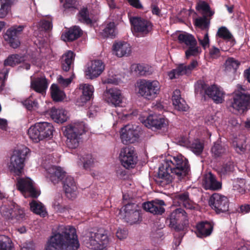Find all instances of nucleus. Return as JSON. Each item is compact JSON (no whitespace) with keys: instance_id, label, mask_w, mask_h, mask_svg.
<instances>
[{"instance_id":"24","label":"nucleus","mask_w":250,"mask_h":250,"mask_svg":"<svg viewBox=\"0 0 250 250\" xmlns=\"http://www.w3.org/2000/svg\"><path fill=\"white\" fill-rule=\"evenodd\" d=\"M113 53L118 57L129 56L131 52V46L129 43L125 42H120L113 44Z\"/></svg>"},{"instance_id":"23","label":"nucleus","mask_w":250,"mask_h":250,"mask_svg":"<svg viewBox=\"0 0 250 250\" xmlns=\"http://www.w3.org/2000/svg\"><path fill=\"white\" fill-rule=\"evenodd\" d=\"M63 188L68 198L73 199L76 197L77 187L73 177L69 175L65 177L63 181Z\"/></svg>"},{"instance_id":"14","label":"nucleus","mask_w":250,"mask_h":250,"mask_svg":"<svg viewBox=\"0 0 250 250\" xmlns=\"http://www.w3.org/2000/svg\"><path fill=\"white\" fill-rule=\"evenodd\" d=\"M119 158L122 166L127 169L133 168L137 161V157L131 147H125L121 150Z\"/></svg>"},{"instance_id":"13","label":"nucleus","mask_w":250,"mask_h":250,"mask_svg":"<svg viewBox=\"0 0 250 250\" xmlns=\"http://www.w3.org/2000/svg\"><path fill=\"white\" fill-rule=\"evenodd\" d=\"M24 28L23 25H14L8 29L4 34V40L12 48H17L20 46L19 37L21 35Z\"/></svg>"},{"instance_id":"43","label":"nucleus","mask_w":250,"mask_h":250,"mask_svg":"<svg viewBox=\"0 0 250 250\" xmlns=\"http://www.w3.org/2000/svg\"><path fill=\"white\" fill-rule=\"evenodd\" d=\"M30 209L34 213L45 217L47 214L44 206L41 202L33 201L30 203Z\"/></svg>"},{"instance_id":"44","label":"nucleus","mask_w":250,"mask_h":250,"mask_svg":"<svg viewBox=\"0 0 250 250\" xmlns=\"http://www.w3.org/2000/svg\"><path fill=\"white\" fill-rule=\"evenodd\" d=\"M28 134L30 139L35 143H38L42 140L41 137H40V132L39 130L37 123L29 128Z\"/></svg>"},{"instance_id":"8","label":"nucleus","mask_w":250,"mask_h":250,"mask_svg":"<svg viewBox=\"0 0 250 250\" xmlns=\"http://www.w3.org/2000/svg\"><path fill=\"white\" fill-rule=\"evenodd\" d=\"M29 151V149L26 147L13 151L10 158L9 168L16 175L20 176L22 174L25 157Z\"/></svg>"},{"instance_id":"18","label":"nucleus","mask_w":250,"mask_h":250,"mask_svg":"<svg viewBox=\"0 0 250 250\" xmlns=\"http://www.w3.org/2000/svg\"><path fill=\"white\" fill-rule=\"evenodd\" d=\"M165 206L166 204L163 200L155 199L144 203L143 208L144 210L154 215H162L165 211Z\"/></svg>"},{"instance_id":"9","label":"nucleus","mask_w":250,"mask_h":250,"mask_svg":"<svg viewBox=\"0 0 250 250\" xmlns=\"http://www.w3.org/2000/svg\"><path fill=\"white\" fill-rule=\"evenodd\" d=\"M139 93L145 98L152 100L159 94L160 85L158 81L142 80L138 85Z\"/></svg>"},{"instance_id":"42","label":"nucleus","mask_w":250,"mask_h":250,"mask_svg":"<svg viewBox=\"0 0 250 250\" xmlns=\"http://www.w3.org/2000/svg\"><path fill=\"white\" fill-rule=\"evenodd\" d=\"M51 97L54 101H62L65 96L64 92L61 90L56 84H52L50 87Z\"/></svg>"},{"instance_id":"39","label":"nucleus","mask_w":250,"mask_h":250,"mask_svg":"<svg viewBox=\"0 0 250 250\" xmlns=\"http://www.w3.org/2000/svg\"><path fill=\"white\" fill-rule=\"evenodd\" d=\"M205 188L213 190H218L221 188V183L216 180L213 174L209 173L205 181Z\"/></svg>"},{"instance_id":"4","label":"nucleus","mask_w":250,"mask_h":250,"mask_svg":"<svg viewBox=\"0 0 250 250\" xmlns=\"http://www.w3.org/2000/svg\"><path fill=\"white\" fill-rule=\"evenodd\" d=\"M169 226L174 229L178 234L174 233L175 237L178 235L175 244L179 246L184 235L183 231L188 226L189 221L187 212L181 208H177L173 210L167 219Z\"/></svg>"},{"instance_id":"55","label":"nucleus","mask_w":250,"mask_h":250,"mask_svg":"<svg viewBox=\"0 0 250 250\" xmlns=\"http://www.w3.org/2000/svg\"><path fill=\"white\" fill-rule=\"evenodd\" d=\"M192 151L196 154H200L203 150L204 145L198 140H196L189 145Z\"/></svg>"},{"instance_id":"64","label":"nucleus","mask_w":250,"mask_h":250,"mask_svg":"<svg viewBox=\"0 0 250 250\" xmlns=\"http://www.w3.org/2000/svg\"><path fill=\"white\" fill-rule=\"evenodd\" d=\"M72 80L70 78L64 79L62 76H60L58 79V83L64 86H68L71 83Z\"/></svg>"},{"instance_id":"38","label":"nucleus","mask_w":250,"mask_h":250,"mask_svg":"<svg viewBox=\"0 0 250 250\" xmlns=\"http://www.w3.org/2000/svg\"><path fill=\"white\" fill-rule=\"evenodd\" d=\"M79 21L84 24L91 25L93 21L91 19V15L86 7L83 6L81 8L77 15Z\"/></svg>"},{"instance_id":"35","label":"nucleus","mask_w":250,"mask_h":250,"mask_svg":"<svg viewBox=\"0 0 250 250\" xmlns=\"http://www.w3.org/2000/svg\"><path fill=\"white\" fill-rule=\"evenodd\" d=\"M240 64L238 61L233 58H229L224 63V71L227 74H234Z\"/></svg>"},{"instance_id":"62","label":"nucleus","mask_w":250,"mask_h":250,"mask_svg":"<svg viewBox=\"0 0 250 250\" xmlns=\"http://www.w3.org/2000/svg\"><path fill=\"white\" fill-rule=\"evenodd\" d=\"M127 234V231L125 229H119L116 232V236L120 240L126 238Z\"/></svg>"},{"instance_id":"40","label":"nucleus","mask_w":250,"mask_h":250,"mask_svg":"<svg viewBox=\"0 0 250 250\" xmlns=\"http://www.w3.org/2000/svg\"><path fill=\"white\" fill-rule=\"evenodd\" d=\"M10 220L21 222L25 219V213L23 209L15 203Z\"/></svg>"},{"instance_id":"22","label":"nucleus","mask_w":250,"mask_h":250,"mask_svg":"<svg viewBox=\"0 0 250 250\" xmlns=\"http://www.w3.org/2000/svg\"><path fill=\"white\" fill-rule=\"evenodd\" d=\"M46 177L54 184L62 181L66 176V172L58 166H51L46 169Z\"/></svg>"},{"instance_id":"3","label":"nucleus","mask_w":250,"mask_h":250,"mask_svg":"<svg viewBox=\"0 0 250 250\" xmlns=\"http://www.w3.org/2000/svg\"><path fill=\"white\" fill-rule=\"evenodd\" d=\"M194 92L196 97L205 99L207 95L216 104H221L224 101L225 92L221 87L216 84L209 86L202 80L195 83Z\"/></svg>"},{"instance_id":"33","label":"nucleus","mask_w":250,"mask_h":250,"mask_svg":"<svg viewBox=\"0 0 250 250\" xmlns=\"http://www.w3.org/2000/svg\"><path fill=\"white\" fill-rule=\"evenodd\" d=\"M216 36L219 38L229 42L231 46L235 43V40L233 36L225 26H221L218 28Z\"/></svg>"},{"instance_id":"37","label":"nucleus","mask_w":250,"mask_h":250,"mask_svg":"<svg viewBox=\"0 0 250 250\" xmlns=\"http://www.w3.org/2000/svg\"><path fill=\"white\" fill-rule=\"evenodd\" d=\"M82 34V31L79 26H75L69 29L62 37H64V40L67 42H72L79 38Z\"/></svg>"},{"instance_id":"46","label":"nucleus","mask_w":250,"mask_h":250,"mask_svg":"<svg viewBox=\"0 0 250 250\" xmlns=\"http://www.w3.org/2000/svg\"><path fill=\"white\" fill-rule=\"evenodd\" d=\"M15 203L13 202L10 204L3 205L0 207V214L5 219L10 220Z\"/></svg>"},{"instance_id":"2","label":"nucleus","mask_w":250,"mask_h":250,"mask_svg":"<svg viewBox=\"0 0 250 250\" xmlns=\"http://www.w3.org/2000/svg\"><path fill=\"white\" fill-rule=\"evenodd\" d=\"M80 243L76 229L71 226L62 228L48 239L45 250H78Z\"/></svg>"},{"instance_id":"52","label":"nucleus","mask_w":250,"mask_h":250,"mask_svg":"<svg viewBox=\"0 0 250 250\" xmlns=\"http://www.w3.org/2000/svg\"><path fill=\"white\" fill-rule=\"evenodd\" d=\"M199 53V47L197 46L196 42L195 44L188 46V49L185 51V55L187 58H189L191 56H197Z\"/></svg>"},{"instance_id":"29","label":"nucleus","mask_w":250,"mask_h":250,"mask_svg":"<svg viewBox=\"0 0 250 250\" xmlns=\"http://www.w3.org/2000/svg\"><path fill=\"white\" fill-rule=\"evenodd\" d=\"M39 130L40 132V137L42 140L45 138H50L53 135V126L47 122L37 123Z\"/></svg>"},{"instance_id":"47","label":"nucleus","mask_w":250,"mask_h":250,"mask_svg":"<svg viewBox=\"0 0 250 250\" xmlns=\"http://www.w3.org/2000/svg\"><path fill=\"white\" fill-rule=\"evenodd\" d=\"M12 0H0V18H4L8 14Z\"/></svg>"},{"instance_id":"21","label":"nucleus","mask_w":250,"mask_h":250,"mask_svg":"<svg viewBox=\"0 0 250 250\" xmlns=\"http://www.w3.org/2000/svg\"><path fill=\"white\" fill-rule=\"evenodd\" d=\"M104 96L106 101L115 106H120L122 103L121 91L116 87L107 88L104 92Z\"/></svg>"},{"instance_id":"1","label":"nucleus","mask_w":250,"mask_h":250,"mask_svg":"<svg viewBox=\"0 0 250 250\" xmlns=\"http://www.w3.org/2000/svg\"><path fill=\"white\" fill-rule=\"evenodd\" d=\"M190 171L188 160L180 155L168 160L159 167L158 172L153 179L158 186L165 187L172 182L174 178L182 179L189 174Z\"/></svg>"},{"instance_id":"49","label":"nucleus","mask_w":250,"mask_h":250,"mask_svg":"<svg viewBox=\"0 0 250 250\" xmlns=\"http://www.w3.org/2000/svg\"><path fill=\"white\" fill-rule=\"evenodd\" d=\"M196 9L197 11L202 10L205 14L209 17H211L214 14V12L211 10L209 5L205 1H200L197 3L196 6Z\"/></svg>"},{"instance_id":"45","label":"nucleus","mask_w":250,"mask_h":250,"mask_svg":"<svg viewBox=\"0 0 250 250\" xmlns=\"http://www.w3.org/2000/svg\"><path fill=\"white\" fill-rule=\"evenodd\" d=\"M13 248L10 238L4 235H0V250H12Z\"/></svg>"},{"instance_id":"25","label":"nucleus","mask_w":250,"mask_h":250,"mask_svg":"<svg viewBox=\"0 0 250 250\" xmlns=\"http://www.w3.org/2000/svg\"><path fill=\"white\" fill-rule=\"evenodd\" d=\"M213 225L208 221H202L196 225V234L200 238L209 236L213 230Z\"/></svg>"},{"instance_id":"6","label":"nucleus","mask_w":250,"mask_h":250,"mask_svg":"<svg viewBox=\"0 0 250 250\" xmlns=\"http://www.w3.org/2000/svg\"><path fill=\"white\" fill-rule=\"evenodd\" d=\"M108 233V231L104 228L90 231L87 236V247L94 250H104L109 242Z\"/></svg>"},{"instance_id":"58","label":"nucleus","mask_w":250,"mask_h":250,"mask_svg":"<svg viewBox=\"0 0 250 250\" xmlns=\"http://www.w3.org/2000/svg\"><path fill=\"white\" fill-rule=\"evenodd\" d=\"M234 168L233 163L231 162H228L226 164H223L222 167L220 168V172L223 175L226 174L228 172L232 171Z\"/></svg>"},{"instance_id":"50","label":"nucleus","mask_w":250,"mask_h":250,"mask_svg":"<svg viewBox=\"0 0 250 250\" xmlns=\"http://www.w3.org/2000/svg\"><path fill=\"white\" fill-rule=\"evenodd\" d=\"M136 70L140 75L146 76L153 73V68L147 64H139L136 67Z\"/></svg>"},{"instance_id":"36","label":"nucleus","mask_w":250,"mask_h":250,"mask_svg":"<svg viewBox=\"0 0 250 250\" xmlns=\"http://www.w3.org/2000/svg\"><path fill=\"white\" fill-rule=\"evenodd\" d=\"M101 35L104 38H113L116 36V26L114 22H109L102 26Z\"/></svg>"},{"instance_id":"28","label":"nucleus","mask_w":250,"mask_h":250,"mask_svg":"<svg viewBox=\"0 0 250 250\" xmlns=\"http://www.w3.org/2000/svg\"><path fill=\"white\" fill-rule=\"evenodd\" d=\"M48 112L51 118L57 123H63L67 119L66 111L62 108L53 107L48 110Z\"/></svg>"},{"instance_id":"27","label":"nucleus","mask_w":250,"mask_h":250,"mask_svg":"<svg viewBox=\"0 0 250 250\" xmlns=\"http://www.w3.org/2000/svg\"><path fill=\"white\" fill-rule=\"evenodd\" d=\"M172 100L175 109L179 111H186L188 108L185 101L181 97L180 90L176 89L173 91Z\"/></svg>"},{"instance_id":"20","label":"nucleus","mask_w":250,"mask_h":250,"mask_svg":"<svg viewBox=\"0 0 250 250\" xmlns=\"http://www.w3.org/2000/svg\"><path fill=\"white\" fill-rule=\"evenodd\" d=\"M144 124L147 127L152 129H160L167 125V121L160 116L151 114L146 118Z\"/></svg>"},{"instance_id":"51","label":"nucleus","mask_w":250,"mask_h":250,"mask_svg":"<svg viewBox=\"0 0 250 250\" xmlns=\"http://www.w3.org/2000/svg\"><path fill=\"white\" fill-rule=\"evenodd\" d=\"M210 21L207 18V15H204L202 17L197 18L195 20V25L202 29L206 30L208 32L209 27Z\"/></svg>"},{"instance_id":"11","label":"nucleus","mask_w":250,"mask_h":250,"mask_svg":"<svg viewBox=\"0 0 250 250\" xmlns=\"http://www.w3.org/2000/svg\"><path fill=\"white\" fill-rule=\"evenodd\" d=\"M23 61L22 57L18 54H13L8 56L3 63V68L0 70V88L5 86V82L6 81L10 69L7 66L14 67L17 64L21 63Z\"/></svg>"},{"instance_id":"54","label":"nucleus","mask_w":250,"mask_h":250,"mask_svg":"<svg viewBox=\"0 0 250 250\" xmlns=\"http://www.w3.org/2000/svg\"><path fill=\"white\" fill-rule=\"evenodd\" d=\"M245 181L244 179H237L233 182V189L239 193L243 194L245 193Z\"/></svg>"},{"instance_id":"53","label":"nucleus","mask_w":250,"mask_h":250,"mask_svg":"<svg viewBox=\"0 0 250 250\" xmlns=\"http://www.w3.org/2000/svg\"><path fill=\"white\" fill-rule=\"evenodd\" d=\"M23 105L29 110L35 109L38 108V103L36 100L34 98L32 95L23 102Z\"/></svg>"},{"instance_id":"30","label":"nucleus","mask_w":250,"mask_h":250,"mask_svg":"<svg viewBox=\"0 0 250 250\" xmlns=\"http://www.w3.org/2000/svg\"><path fill=\"white\" fill-rule=\"evenodd\" d=\"M75 55L72 51H68L62 57L61 64L63 70L68 71L73 64Z\"/></svg>"},{"instance_id":"12","label":"nucleus","mask_w":250,"mask_h":250,"mask_svg":"<svg viewBox=\"0 0 250 250\" xmlns=\"http://www.w3.org/2000/svg\"><path fill=\"white\" fill-rule=\"evenodd\" d=\"M130 22L133 31L143 36L147 35L152 29V23L149 21L141 17H132L130 19Z\"/></svg>"},{"instance_id":"5","label":"nucleus","mask_w":250,"mask_h":250,"mask_svg":"<svg viewBox=\"0 0 250 250\" xmlns=\"http://www.w3.org/2000/svg\"><path fill=\"white\" fill-rule=\"evenodd\" d=\"M227 103L230 108L244 113L250 109V93L246 91L242 85H239L238 90L233 92Z\"/></svg>"},{"instance_id":"57","label":"nucleus","mask_w":250,"mask_h":250,"mask_svg":"<svg viewBox=\"0 0 250 250\" xmlns=\"http://www.w3.org/2000/svg\"><path fill=\"white\" fill-rule=\"evenodd\" d=\"M198 39L200 44L202 46V47L204 49H205L207 47H208L209 46V39L208 31H206V33L204 34V37L203 39H201L200 38V37H198Z\"/></svg>"},{"instance_id":"61","label":"nucleus","mask_w":250,"mask_h":250,"mask_svg":"<svg viewBox=\"0 0 250 250\" xmlns=\"http://www.w3.org/2000/svg\"><path fill=\"white\" fill-rule=\"evenodd\" d=\"M209 55L212 58H218L221 55L219 49L215 46L212 47L209 50Z\"/></svg>"},{"instance_id":"10","label":"nucleus","mask_w":250,"mask_h":250,"mask_svg":"<svg viewBox=\"0 0 250 250\" xmlns=\"http://www.w3.org/2000/svg\"><path fill=\"white\" fill-rule=\"evenodd\" d=\"M209 205L216 214L229 213V201L227 197L219 193H213L209 198Z\"/></svg>"},{"instance_id":"63","label":"nucleus","mask_w":250,"mask_h":250,"mask_svg":"<svg viewBox=\"0 0 250 250\" xmlns=\"http://www.w3.org/2000/svg\"><path fill=\"white\" fill-rule=\"evenodd\" d=\"M129 4L132 7L138 9H142L143 6L141 4L140 0H127Z\"/></svg>"},{"instance_id":"19","label":"nucleus","mask_w":250,"mask_h":250,"mask_svg":"<svg viewBox=\"0 0 250 250\" xmlns=\"http://www.w3.org/2000/svg\"><path fill=\"white\" fill-rule=\"evenodd\" d=\"M104 69V62L98 60L92 61L91 64L85 70V75L87 78L93 79L99 77Z\"/></svg>"},{"instance_id":"26","label":"nucleus","mask_w":250,"mask_h":250,"mask_svg":"<svg viewBox=\"0 0 250 250\" xmlns=\"http://www.w3.org/2000/svg\"><path fill=\"white\" fill-rule=\"evenodd\" d=\"M48 81L44 77H39L31 82V88L36 92L43 95L48 87Z\"/></svg>"},{"instance_id":"15","label":"nucleus","mask_w":250,"mask_h":250,"mask_svg":"<svg viewBox=\"0 0 250 250\" xmlns=\"http://www.w3.org/2000/svg\"><path fill=\"white\" fill-rule=\"evenodd\" d=\"M17 188L22 194L28 193L33 198H37L39 193L34 188L32 180L29 178L17 179Z\"/></svg>"},{"instance_id":"56","label":"nucleus","mask_w":250,"mask_h":250,"mask_svg":"<svg viewBox=\"0 0 250 250\" xmlns=\"http://www.w3.org/2000/svg\"><path fill=\"white\" fill-rule=\"evenodd\" d=\"M52 28V22L46 20H41L38 24V29L40 31H47L50 30Z\"/></svg>"},{"instance_id":"17","label":"nucleus","mask_w":250,"mask_h":250,"mask_svg":"<svg viewBox=\"0 0 250 250\" xmlns=\"http://www.w3.org/2000/svg\"><path fill=\"white\" fill-rule=\"evenodd\" d=\"M124 218L126 222L132 225L137 223L140 217L138 206L135 203H129L125 206L124 208Z\"/></svg>"},{"instance_id":"34","label":"nucleus","mask_w":250,"mask_h":250,"mask_svg":"<svg viewBox=\"0 0 250 250\" xmlns=\"http://www.w3.org/2000/svg\"><path fill=\"white\" fill-rule=\"evenodd\" d=\"M189 74V71L188 70L186 65L181 63L178 65L175 69L171 70L168 75L170 79H173L179 78L183 75L188 76Z\"/></svg>"},{"instance_id":"16","label":"nucleus","mask_w":250,"mask_h":250,"mask_svg":"<svg viewBox=\"0 0 250 250\" xmlns=\"http://www.w3.org/2000/svg\"><path fill=\"white\" fill-rule=\"evenodd\" d=\"M120 137L123 144H132L139 137L138 130L134 129L132 125H127L121 128Z\"/></svg>"},{"instance_id":"31","label":"nucleus","mask_w":250,"mask_h":250,"mask_svg":"<svg viewBox=\"0 0 250 250\" xmlns=\"http://www.w3.org/2000/svg\"><path fill=\"white\" fill-rule=\"evenodd\" d=\"M176 35L178 42L180 44H184L187 47L190 45L195 44L197 42L192 35L186 32L178 31Z\"/></svg>"},{"instance_id":"32","label":"nucleus","mask_w":250,"mask_h":250,"mask_svg":"<svg viewBox=\"0 0 250 250\" xmlns=\"http://www.w3.org/2000/svg\"><path fill=\"white\" fill-rule=\"evenodd\" d=\"M80 89L82 90V95L80 98L81 102L84 104L90 100L94 92L93 86L89 84H83L80 85Z\"/></svg>"},{"instance_id":"60","label":"nucleus","mask_w":250,"mask_h":250,"mask_svg":"<svg viewBox=\"0 0 250 250\" xmlns=\"http://www.w3.org/2000/svg\"><path fill=\"white\" fill-rule=\"evenodd\" d=\"M75 0H65L63 4L64 10L75 9Z\"/></svg>"},{"instance_id":"7","label":"nucleus","mask_w":250,"mask_h":250,"mask_svg":"<svg viewBox=\"0 0 250 250\" xmlns=\"http://www.w3.org/2000/svg\"><path fill=\"white\" fill-rule=\"evenodd\" d=\"M85 132V127L83 122H78L67 125L63 131L67 138L66 145L71 149L77 148L79 145L80 137Z\"/></svg>"},{"instance_id":"48","label":"nucleus","mask_w":250,"mask_h":250,"mask_svg":"<svg viewBox=\"0 0 250 250\" xmlns=\"http://www.w3.org/2000/svg\"><path fill=\"white\" fill-rule=\"evenodd\" d=\"M83 163V167L85 170L90 169L94 165V159L90 154H86L80 159Z\"/></svg>"},{"instance_id":"41","label":"nucleus","mask_w":250,"mask_h":250,"mask_svg":"<svg viewBox=\"0 0 250 250\" xmlns=\"http://www.w3.org/2000/svg\"><path fill=\"white\" fill-rule=\"evenodd\" d=\"M228 150V147L223 146L220 142H216L211 148V152L213 156L217 158L222 157L226 154Z\"/></svg>"},{"instance_id":"59","label":"nucleus","mask_w":250,"mask_h":250,"mask_svg":"<svg viewBox=\"0 0 250 250\" xmlns=\"http://www.w3.org/2000/svg\"><path fill=\"white\" fill-rule=\"evenodd\" d=\"M233 145L236 151L239 154H242L246 150V145L242 143L234 142Z\"/></svg>"}]
</instances>
